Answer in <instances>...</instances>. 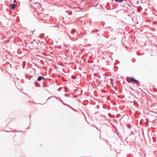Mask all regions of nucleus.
Instances as JSON below:
<instances>
[{
	"mask_svg": "<svg viewBox=\"0 0 157 157\" xmlns=\"http://www.w3.org/2000/svg\"><path fill=\"white\" fill-rule=\"evenodd\" d=\"M32 76H32V75H31V77H32Z\"/></svg>",
	"mask_w": 157,
	"mask_h": 157,
	"instance_id": "nucleus-24",
	"label": "nucleus"
},
{
	"mask_svg": "<svg viewBox=\"0 0 157 157\" xmlns=\"http://www.w3.org/2000/svg\"><path fill=\"white\" fill-rule=\"evenodd\" d=\"M40 86V85L39 84H38L37 85H35V86L36 87H38Z\"/></svg>",
	"mask_w": 157,
	"mask_h": 157,
	"instance_id": "nucleus-12",
	"label": "nucleus"
},
{
	"mask_svg": "<svg viewBox=\"0 0 157 157\" xmlns=\"http://www.w3.org/2000/svg\"><path fill=\"white\" fill-rule=\"evenodd\" d=\"M33 70H34L33 71H31L30 72V73H32V72H33V73H34L35 72V69H34Z\"/></svg>",
	"mask_w": 157,
	"mask_h": 157,
	"instance_id": "nucleus-11",
	"label": "nucleus"
},
{
	"mask_svg": "<svg viewBox=\"0 0 157 157\" xmlns=\"http://www.w3.org/2000/svg\"><path fill=\"white\" fill-rule=\"evenodd\" d=\"M110 107H109V106L108 107V110H109L110 109Z\"/></svg>",
	"mask_w": 157,
	"mask_h": 157,
	"instance_id": "nucleus-16",
	"label": "nucleus"
},
{
	"mask_svg": "<svg viewBox=\"0 0 157 157\" xmlns=\"http://www.w3.org/2000/svg\"><path fill=\"white\" fill-rule=\"evenodd\" d=\"M124 95H123L122 96V97L121 98H124Z\"/></svg>",
	"mask_w": 157,
	"mask_h": 157,
	"instance_id": "nucleus-17",
	"label": "nucleus"
},
{
	"mask_svg": "<svg viewBox=\"0 0 157 157\" xmlns=\"http://www.w3.org/2000/svg\"><path fill=\"white\" fill-rule=\"evenodd\" d=\"M43 86L44 87H45L47 86V85H43Z\"/></svg>",
	"mask_w": 157,
	"mask_h": 157,
	"instance_id": "nucleus-15",
	"label": "nucleus"
},
{
	"mask_svg": "<svg viewBox=\"0 0 157 157\" xmlns=\"http://www.w3.org/2000/svg\"><path fill=\"white\" fill-rule=\"evenodd\" d=\"M130 78L131 79L130 82H132L134 84H136L138 86L140 84V82L139 81L135 79L134 77H131Z\"/></svg>",
	"mask_w": 157,
	"mask_h": 157,
	"instance_id": "nucleus-1",
	"label": "nucleus"
},
{
	"mask_svg": "<svg viewBox=\"0 0 157 157\" xmlns=\"http://www.w3.org/2000/svg\"><path fill=\"white\" fill-rule=\"evenodd\" d=\"M53 97V96H51L50 97H49V98L47 99V100L46 101H47L49 99H50V98H52V97Z\"/></svg>",
	"mask_w": 157,
	"mask_h": 157,
	"instance_id": "nucleus-9",
	"label": "nucleus"
},
{
	"mask_svg": "<svg viewBox=\"0 0 157 157\" xmlns=\"http://www.w3.org/2000/svg\"><path fill=\"white\" fill-rule=\"evenodd\" d=\"M107 106H105H105H103L104 108V109H106Z\"/></svg>",
	"mask_w": 157,
	"mask_h": 157,
	"instance_id": "nucleus-13",
	"label": "nucleus"
},
{
	"mask_svg": "<svg viewBox=\"0 0 157 157\" xmlns=\"http://www.w3.org/2000/svg\"><path fill=\"white\" fill-rule=\"evenodd\" d=\"M16 2V0H14L13 2L14 3L15 2Z\"/></svg>",
	"mask_w": 157,
	"mask_h": 157,
	"instance_id": "nucleus-19",
	"label": "nucleus"
},
{
	"mask_svg": "<svg viewBox=\"0 0 157 157\" xmlns=\"http://www.w3.org/2000/svg\"><path fill=\"white\" fill-rule=\"evenodd\" d=\"M64 105H66V106H67L69 108H71V109H72V110H74V111H77V110H76V109H73V108H72L71 106H70V105H69L68 104H64Z\"/></svg>",
	"mask_w": 157,
	"mask_h": 157,
	"instance_id": "nucleus-3",
	"label": "nucleus"
},
{
	"mask_svg": "<svg viewBox=\"0 0 157 157\" xmlns=\"http://www.w3.org/2000/svg\"><path fill=\"white\" fill-rule=\"evenodd\" d=\"M74 97L75 98H76V97H77V96L76 95H74Z\"/></svg>",
	"mask_w": 157,
	"mask_h": 157,
	"instance_id": "nucleus-18",
	"label": "nucleus"
},
{
	"mask_svg": "<svg viewBox=\"0 0 157 157\" xmlns=\"http://www.w3.org/2000/svg\"><path fill=\"white\" fill-rule=\"evenodd\" d=\"M4 131L5 132H13V131Z\"/></svg>",
	"mask_w": 157,
	"mask_h": 157,
	"instance_id": "nucleus-8",
	"label": "nucleus"
},
{
	"mask_svg": "<svg viewBox=\"0 0 157 157\" xmlns=\"http://www.w3.org/2000/svg\"><path fill=\"white\" fill-rule=\"evenodd\" d=\"M72 77H73V78L72 77V78L73 79H75V77L74 76H73Z\"/></svg>",
	"mask_w": 157,
	"mask_h": 157,
	"instance_id": "nucleus-14",
	"label": "nucleus"
},
{
	"mask_svg": "<svg viewBox=\"0 0 157 157\" xmlns=\"http://www.w3.org/2000/svg\"><path fill=\"white\" fill-rule=\"evenodd\" d=\"M30 78H29V79L30 80Z\"/></svg>",
	"mask_w": 157,
	"mask_h": 157,
	"instance_id": "nucleus-23",
	"label": "nucleus"
},
{
	"mask_svg": "<svg viewBox=\"0 0 157 157\" xmlns=\"http://www.w3.org/2000/svg\"><path fill=\"white\" fill-rule=\"evenodd\" d=\"M127 126L129 128H131V125H130L129 124H128L127 125Z\"/></svg>",
	"mask_w": 157,
	"mask_h": 157,
	"instance_id": "nucleus-6",
	"label": "nucleus"
},
{
	"mask_svg": "<svg viewBox=\"0 0 157 157\" xmlns=\"http://www.w3.org/2000/svg\"><path fill=\"white\" fill-rule=\"evenodd\" d=\"M22 132L21 131H20L19 132Z\"/></svg>",
	"mask_w": 157,
	"mask_h": 157,
	"instance_id": "nucleus-26",
	"label": "nucleus"
},
{
	"mask_svg": "<svg viewBox=\"0 0 157 157\" xmlns=\"http://www.w3.org/2000/svg\"><path fill=\"white\" fill-rule=\"evenodd\" d=\"M29 127H28V128H27V129H29Z\"/></svg>",
	"mask_w": 157,
	"mask_h": 157,
	"instance_id": "nucleus-21",
	"label": "nucleus"
},
{
	"mask_svg": "<svg viewBox=\"0 0 157 157\" xmlns=\"http://www.w3.org/2000/svg\"><path fill=\"white\" fill-rule=\"evenodd\" d=\"M97 107H98V108H99V105H98Z\"/></svg>",
	"mask_w": 157,
	"mask_h": 157,
	"instance_id": "nucleus-20",
	"label": "nucleus"
},
{
	"mask_svg": "<svg viewBox=\"0 0 157 157\" xmlns=\"http://www.w3.org/2000/svg\"><path fill=\"white\" fill-rule=\"evenodd\" d=\"M16 79H18V80H19V79H18V78H16Z\"/></svg>",
	"mask_w": 157,
	"mask_h": 157,
	"instance_id": "nucleus-22",
	"label": "nucleus"
},
{
	"mask_svg": "<svg viewBox=\"0 0 157 157\" xmlns=\"http://www.w3.org/2000/svg\"><path fill=\"white\" fill-rule=\"evenodd\" d=\"M31 117V116H29V118Z\"/></svg>",
	"mask_w": 157,
	"mask_h": 157,
	"instance_id": "nucleus-25",
	"label": "nucleus"
},
{
	"mask_svg": "<svg viewBox=\"0 0 157 157\" xmlns=\"http://www.w3.org/2000/svg\"><path fill=\"white\" fill-rule=\"evenodd\" d=\"M15 6L16 5L15 4H13L11 6V8L13 9L14 10L15 8Z\"/></svg>",
	"mask_w": 157,
	"mask_h": 157,
	"instance_id": "nucleus-4",
	"label": "nucleus"
},
{
	"mask_svg": "<svg viewBox=\"0 0 157 157\" xmlns=\"http://www.w3.org/2000/svg\"><path fill=\"white\" fill-rule=\"evenodd\" d=\"M57 98L59 100L62 102L63 103V105H64V104H66V103H64L63 101L60 98Z\"/></svg>",
	"mask_w": 157,
	"mask_h": 157,
	"instance_id": "nucleus-5",
	"label": "nucleus"
},
{
	"mask_svg": "<svg viewBox=\"0 0 157 157\" xmlns=\"http://www.w3.org/2000/svg\"><path fill=\"white\" fill-rule=\"evenodd\" d=\"M42 79L44 81L45 79V78L43 76H38V77L37 80L38 81H40Z\"/></svg>",
	"mask_w": 157,
	"mask_h": 157,
	"instance_id": "nucleus-2",
	"label": "nucleus"
},
{
	"mask_svg": "<svg viewBox=\"0 0 157 157\" xmlns=\"http://www.w3.org/2000/svg\"><path fill=\"white\" fill-rule=\"evenodd\" d=\"M65 96L66 97H69V94H65Z\"/></svg>",
	"mask_w": 157,
	"mask_h": 157,
	"instance_id": "nucleus-7",
	"label": "nucleus"
},
{
	"mask_svg": "<svg viewBox=\"0 0 157 157\" xmlns=\"http://www.w3.org/2000/svg\"><path fill=\"white\" fill-rule=\"evenodd\" d=\"M121 115L120 114H118L117 115V117H119L121 116Z\"/></svg>",
	"mask_w": 157,
	"mask_h": 157,
	"instance_id": "nucleus-10",
	"label": "nucleus"
}]
</instances>
